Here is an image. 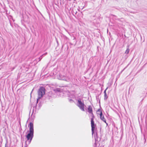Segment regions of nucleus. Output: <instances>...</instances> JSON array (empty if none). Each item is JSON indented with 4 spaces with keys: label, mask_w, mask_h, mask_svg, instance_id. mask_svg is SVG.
Masks as SVG:
<instances>
[{
    "label": "nucleus",
    "mask_w": 147,
    "mask_h": 147,
    "mask_svg": "<svg viewBox=\"0 0 147 147\" xmlns=\"http://www.w3.org/2000/svg\"><path fill=\"white\" fill-rule=\"evenodd\" d=\"M116 128H117V127H116Z\"/></svg>",
    "instance_id": "obj_24"
},
{
    "label": "nucleus",
    "mask_w": 147,
    "mask_h": 147,
    "mask_svg": "<svg viewBox=\"0 0 147 147\" xmlns=\"http://www.w3.org/2000/svg\"><path fill=\"white\" fill-rule=\"evenodd\" d=\"M96 113L98 116L101 119V110L100 109H98L96 111Z\"/></svg>",
    "instance_id": "obj_8"
},
{
    "label": "nucleus",
    "mask_w": 147,
    "mask_h": 147,
    "mask_svg": "<svg viewBox=\"0 0 147 147\" xmlns=\"http://www.w3.org/2000/svg\"><path fill=\"white\" fill-rule=\"evenodd\" d=\"M5 147H8V146H7L6 144L5 145Z\"/></svg>",
    "instance_id": "obj_21"
},
{
    "label": "nucleus",
    "mask_w": 147,
    "mask_h": 147,
    "mask_svg": "<svg viewBox=\"0 0 147 147\" xmlns=\"http://www.w3.org/2000/svg\"><path fill=\"white\" fill-rule=\"evenodd\" d=\"M68 94V96H69V97H71V96H71V95H70V93H69V94Z\"/></svg>",
    "instance_id": "obj_19"
},
{
    "label": "nucleus",
    "mask_w": 147,
    "mask_h": 147,
    "mask_svg": "<svg viewBox=\"0 0 147 147\" xmlns=\"http://www.w3.org/2000/svg\"><path fill=\"white\" fill-rule=\"evenodd\" d=\"M45 89L42 87H40L38 91V98L37 99V103L38 100L43 96L45 94Z\"/></svg>",
    "instance_id": "obj_2"
},
{
    "label": "nucleus",
    "mask_w": 147,
    "mask_h": 147,
    "mask_svg": "<svg viewBox=\"0 0 147 147\" xmlns=\"http://www.w3.org/2000/svg\"><path fill=\"white\" fill-rule=\"evenodd\" d=\"M56 71L57 70L56 69H54L51 74V76H55L56 75H57Z\"/></svg>",
    "instance_id": "obj_7"
},
{
    "label": "nucleus",
    "mask_w": 147,
    "mask_h": 147,
    "mask_svg": "<svg viewBox=\"0 0 147 147\" xmlns=\"http://www.w3.org/2000/svg\"><path fill=\"white\" fill-rule=\"evenodd\" d=\"M129 49L128 48L126 50L125 52V53L127 54L129 53Z\"/></svg>",
    "instance_id": "obj_12"
},
{
    "label": "nucleus",
    "mask_w": 147,
    "mask_h": 147,
    "mask_svg": "<svg viewBox=\"0 0 147 147\" xmlns=\"http://www.w3.org/2000/svg\"><path fill=\"white\" fill-rule=\"evenodd\" d=\"M102 121H103L106 124L107 126L108 125V123L106 122V119L104 118V116H102Z\"/></svg>",
    "instance_id": "obj_10"
},
{
    "label": "nucleus",
    "mask_w": 147,
    "mask_h": 147,
    "mask_svg": "<svg viewBox=\"0 0 147 147\" xmlns=\"http://www.w3.org/2000/svg\"><path fill=\"white\" fill-rule=\"evenodd\" d=\"M99 105L100 106V100L99 101Z\"/></svg>",
    "instance_id": "obj_22"
},
{
    "label": "nucleus",
    "mask_w": 147,
    "mask_h": 147,
    "mask_svg": "<svg viewBox=\"0 0 147 147\" xmlns=\"http://www.w3.org/2000/svg\"><path fill=\"white\" fill-rule=\"evenodd\" d=\"M91 126L92 127V135H93V134L94 132L96 126V125L94 124V122L93 121V118L91 119Z\"/></svg>",
    "instance_id": "obj_4"
},
{
    "label": "nucleus",
    "mask_w": 147,
    "mask_h": 147,
    "mask_svg": "<svg viewBox=\"0 0 147 147\" xmlns=\"http://www.w3.org/2000/svg\"><path fill=\"white\" fill-rule=\"evenodd\" d=\"M104 78L103 77H102V79H104Z\"/></svg>",
    "instance_id": "obj_23"
},
{
    "label": "nucleus",
    "mask_w": 147,
    "mask_h": 147,
    "mask_svg": "<svg viewBox=\"0 0 147 147\" xmlns=\"http://www.w3.org/2000/svg\"><path fill=\"white\" fill-rule=\"evenodd\" d=\"M71 97H72V98H74V94H71Z\"/></svg>",
    "instance_id": "obj_18"
},
{
    "label": "nucleus",
    "mask_w": 147,
    "mask_h": 147,
    "mask_svg": "<svg viewBox=\"0 0 147 147\" xmlns=\"http://www.w3.org/2000/svg\"><path fill=\"white\" fill-rule=\"evenodd\" d=\"M95 147H101V146L100 145V144L101 143V142L100 141V140L99 141L98 140V139L97 138V140L96 138L95 137Z\"/></svg>",
    "instance_id": "obj_6"
},
{
    "label": "nucleus",
    "mask_w": 147,
    "mask_h": 147,
    "mask_svg": "<svg viewBox=\"0 0 147 147\" xmlns=\"http://www.w3.org/2000/svg\"><path fill=\"white\" fill-rule=\"evenodd\" d=\"M42 56H41L40 57H39L38 58V59H39V61H40L41 60V59H42Z\"/></svg>",
    "instance_id": "obj_13"
},
{
    "label": "nucleus",
    "mask_w": 147,
    "mask_h": 147,
    "mask_svg": "<svg viewBox=\"0 0 147 147\" xmlns=\"http://www.w3.org/2000/svg\"><path fill=\"white\" fill-rule=\"evenodd\" d=\"M123 70H122L121 72H120V74H121V73L122 72V71Z\"/></svg>",
    "instance_id": "obj_20"
},
{
    "label": "nucleus",
    "mask_w": 147,
    "mask_h": 147,
    "mask_svg": "<svg viewBox=\"0 0 147 147\" xmlns=\"http://www.w3.org/2000/svg\"><path fill=\"white\" fill-rule=\"evenodd\" d=\"M77 105L81 110L83 111H85L84 109L86 106L83 100H82L80 99H78V100Z\"/></svg>",
    "instance_id": "obj_3"
},
{
    "label": "nucleus",
    "mask_w": 147,
    "mask_h": 147,
    "mask_svg": "<svg viewBox=\"0 0 147 147\" xmlns=\"http://www.w3.org/2000/svg\"><path fill=\"white\" fill-rule=\"evenodd\" d=\"M113 17H115V19H116L117 16H116L114 15H113Z\"/></svg>",
    "instance_id": "obj_17"
},
{
    "label": "nucleus",
    "mask_w": 147,
    "mask_h": 147,
    "mask_svg": "<svg viewBox=\"0 0 147 147\" xmlns=\"http://www.w3.org/2000/svg\"><path fill=\"white\" fill-rule=\"evenodd\" d=\"M57 78L59 80H65L66 81H67V78L66 77L64 76H63L59 73L58 74V75H57Z\"/></svg>",
    "instance_id": "obj_5"
},
{
    "label": "nucleus",
    "mask_w": 147,
    "mask_h": 147,
    "mask_svg": "<svg viewBox=\"0 0 147 147\" xmlns=\"http://www.w3.org/2000/svg\"><path fill=\"white\" fill-rule=\"evenodd\" d=\"M47 54V53H45L44 54H43L41 56L42 57L43 55H46Z\"/></svg>",
    "instance_id": "obj_14"
},
{
    "label": "nucleus",
    "mask_w": 147,
    "mask_h": 147,
    "mask_svg": "<svg viewBox=\"0 0 147 147\" xmlns=\"http://www.w3.org/2000/svg\"><path fill=\"white\" fill-rule=\"evenodd\" d=\"M107 89V88L106 89L104 90V99L105 100H106V99H107V98L108 97V96H107L106 92V91Z\"/></svg>",
    "instance_id": "obj_11"
},
{
    "label": "nucleus",
    "mask_w": 147,
    "mask_h": 147,
    "mask_svg": "<svg viewBox=\"0 0 147 147\" xmlns=\"http://www.w3.org/2000/svg\"><path fill=\"white\" fill-rule=\"evenodd\" d=\"M29 131L27 135H26V138L29 144H30L34 136V127L33 124L30 122L29 125Z\"/></svg>",
    "instance_id": "obj_1"
},
{
    "label": "nucleus",
    "mask_w": 147,
    "mask_h": 147,
    "mask_svg": "<svg viewBox=\"0 0 147 147\" xmlns=\"http://www.w3.org/2000/svg\"><path fill=\"white\" fill-rule=\"evenodd\" d=\"M88 112L89 113L93 114H92V108L91 106H89L88 107Z\"/></svg>",
    "instance_id": "obj_9"
},
{
    "label": "nucleus",
    "mask_w": 147,
    "mask_h": 147,
    "mask_svg": "<svg viewBox=\"0 0 147 147\" xmlns=\"http://www.w3.org/2000/svg\"><path fill=\"white\" fill-rule=\"evenodd\" d=\"M69 102H73V100L71 99H69Z\"/></svg>",
    "instance_id": "obj_16"
},
{
    "label": "nucleus",
    "mask_w": 147,
    "mask_h": 147,
    "mask_svg": "<svg viewBox=\"0 0 147 147\" xmlns=\"http://www.w3.org/2000/svg\"><path fill=\"white\" fill-rule=\"evenodd\" d=\"M47 54V53H45L44 54H43L41 56L42 57L43 55H46Z\"/></svg>",
    "instance_id": "obj_15"
}]
</instances>
